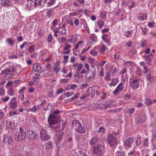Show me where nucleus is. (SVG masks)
Wrapping results in <instances>:
<instances>
[{
	"instance_id": "obj_1",
	"label": "nucleus",
	"mask_w": 156,
	"mask_h": 156,
	"mask_svg": "<svg viewBox=\"0 0 156 156\" xmlns=\"http://www.w3.org/2000/svg\"><path fill=\"white\" fill-rule=\"evenodd\" d=\"M73 128L77 132L80 133L85 132V128H83L81 123L77 120H74L72 122Z\"/></svg>"
},
{
	"instance_id": "obj_2",
	"label": "nucleus",
	"mask_w": 156,
	"mask_h": 156,
	"mask_svg": "<svg viewBox=\"0 0 156 156\" xmlns=\"http://www.w3.org/2000/svg\"><path fill=\"white\" fill-rule=\"evenodd\" d=\"M140 79L132 78H131L129 82V85L133 90H135L137 88L139 87V81L140 80Z\"/></svg>"
},
{
	"instance_id": "obj_3",
	"label": "nucleus",
	"mask_w": 156,
	"mask_h": 156,
	"mask_svg": "<svg viewBox=\"0 0 156 156\" xmlns=\"http://www.w3.org/2000/svg\"><path fill=\"white\" fill-rule=\"evenodd\" d=\"M26 137V134L25 132H16L15 133V139L17 141H22Z\"/></svg>"
},
{
	"instance_id": "obj_4",
	"label": "nucleus",
	"mask_w": 156,
	"mask_h": 156,
	"mask_svg": "<svg viewBox=\"0 0 156 156\" xmlns=\"http://www.w3.org/2000/svg\"><path fill=\"white\" fill-rule=\"evenodd\" d=\"M107 141L111 147L115 146L117 144V140L112 134H110L106 138Z\"/></svg>"
},
{
	"instance_id": "obj_5",
	"label": "nucleus",
	"mask_w": 156,
	"mask_h": 156,
	"mask_svg": "<svg viewBox=\"0 0 156 156\" xmlns=\"http://www.w3.org/2000/svg\"><path fill=\"white\" fill-rule=\"evenodd\" d=\"M40 136L42 140L44 141L48 140L50 138V136L48 135L46 130L43 129L41 131Z\"/></svg>"
},
{
	"instance_id": "obj_6",
	"label": "nucleus",
	"mask_w": 156,
	"mask_h": 156,
	"mask_svg": "<svg viewBox=\"0 0 156 156\" xmlns=\"http://www.w3.org/2000/svg\"><path fill=\"white\" fill-rule=\"evenodd\" d=\"M102 146L94 147L92 151L93 153L96 154L98 156H101L103 154Z\"/></svg>"
},
{
	"instance_id": "obj_7",
	"label": "nucleus",
	"mask_w": 156,
	"mask_h": 156,
	"mask_svg": "<svg viewBox=\"0 0 156 156\" xmlns=\"http://www.w3.org/2000/svg\"><path fill=\"white\" fill-rule=\"evenodd\" d=\"M58 121V118L53 115H50L48 119V122L50 125L55 124L57 123Z\"/></svg>"
},
{
	"instance_id": "obj_8",
	"label": "nucleus",
	"mask_w": 156,
	"mask_h": 156,
	"mask_svg": "<svg viewBox=\"0 0 156 156\" xmlns=\"http://www.w3.org/2000/svg\"><path fill=\"white\" fill-rule=\"evenodd\" d=\"M146 119V115L144 114H141L136 118L135 122L137 124H141Z\"/></svg>"
},
{
	"instance_id": "obj_9",
	"label": "nucleus",
	"mask_w": 156,
	"mask_h": 156,
	"mask_svg": "<svg viewBox=\"0 0 156 156\" xmlns=\"http://www.w3.org/2000/svg\"><path fill=\"white\" fill-rule=\"evenodd\" d=\"M15 71V69L13 67V66H10L7 69H4L2 71L1 74L2 75L4 74H8L9 73L14 72Z\"/></svg>"
},
{
	"instance_id": "obj_10",
	"label": "nucleus",
	"mask_w": 156,
	"mask_h": 156,
	"mask_svg": "<svg viewBox=\"0 0 156 156\" xmlns=\"http://www.w3.org/2000/svg\"><path fill=\"white\" fill-rule=\"evenodd\" d=\"M27 136L28 139L34 140L36 138L37 134L35 132L31 130H28L27 132Z\"/></svg>"
},
{
	"instance_id": "obj_11",
	"label": "nucleus",
	"mask_w": 156,
	"mask_h": 156,
	"mask_svg": "<svg viewBox=\"0 0 156 156\" xmlns=\"http://www.w3.org/2000/svg\"><path fill=\"white\" fill-rule=\"evenodd\" d=\"M33 69L36 72L39 73L41 70V67L40 65L38 63H35L33 65Z\"/></svg>"
},
{
	"instance_id": "obj_12",
	"label": "nucleus",
	"mask_w": 156,
	"mask_h": 156,
	"mask_svg": "<svg viewBox=\"0 0 156 156\" xmlns=\"http://www.w3.org/2000/svg\"><path fill=\"white\" fill-rule=\"evenodd\" d=\"M3 141L7 144H11L12 142L13 139L11 136H5L3 138Z\"/></svg>"
},
{
	"instance_id": "obj_13",
	"label": "nucleus",
	"mask_w": 156,
	"mask_h": 156,
	"mask_svg": "<svg viewBox=\"0 0 156 156\" xmlns=\"http://www.w3.org/2000/svg\"><path fill=\"white\" fill-rule=\"evenodd\" d=\"M123 89V84L122 83H120L117 87L116 89L113 92V94H115L119 91L122 90Z\"/></svg>"
},
{
	"instance_id": "obj_14",
	"label": "nucleus",
	"mask_w": 156,
	"mask_h": 156,
	"mask_svg": "<svg viewBox=\"0 0 156 156\" xmlns=\"http://www.w3.org/2000/svg\"><path fill=\"white\" fill-rule=\"evenodd\" d=\"M3 124L7 128H9L11 127L12 124L10 121H8L7 119H4L2 121Z\"/></svg>"
},
{
	"instance_id": "obj_15",
	"label": "nucleus",
	"mask_w": 156,
	"mask_h": 156,
	"mask_svg": "<svg viewBox=\"0 0 156 156\" xmlns=\"http://www.w3.org/2000/svg\"><path fill=\"white\" fill-rule=\"evenodd\" d=\"M87 92L88 94H89V96H91V98H93L95 94V91L93 87L89 88L87 90Z\"/></svg>"
},
{
	"instance_id": "obj_16",
	"label": "nucleus",
	"mask_w": 156,
	"mask_h": 156,
	"mask_svg": "<svg viewBox=\"0 0 156 156\" xmlns=\"http://www.w3.org/2000/svg\"><path fill=\"white\" fill-rule=\"evenodd\" d=\"M51 72L48 70H44L41 72L40 73V76L41 77L43 76H47L48 75L51 74Z\"/></svg>"
},
{
	"instance_id": "obj_17",
	"label": "nucleus",
	"mask_w": 156,
	"mask_h": 156,
	"mask_svg": "<svg viewBox=\"0 0 156 156\" xmlns=\"http://www.w3.org/2000/svg\"><path fill=\"white\" fill-rule=\"evenodd\" d=\"M133 141V139L131 138H129L126 140L124 143V144L125 146L127 147H130Z\"/></svg>"
},
{
	"instance_id": "obj_18",
	"label": "nucleus",
	"mask_w": 156,
	"mask_h": 156,
	"mask_svg": "<svg viewBox=\"0 0 156 156\" xmlns=\"http://www.w3.org/2000/svg\"><path fill=\"white\" fill-rule=\"evenodd\" d=\"M57 125L58 126L59 129L57 130V132H59L61 130L65 128V123L63 121H60L58 123Z\"/></svg>"
},
{
	"instance_id": "obj_19",
	"label": "nucleus",
	"mask_w": 156,
	"mask_h": 156,
	"mask_svg": "<svg viewBox=\"0 0 156 156\" xmlns=\"http://www.w3.org/2000/svg\"><path fill=\"white\" fill-rule=\"evenodd\" d=\"M53 146L52 143L50 141L45 143V149L46 150L49 149L53 147Z\"/></svg>"
},
{
	"instance_id": "obj_20",
	"label": "nucleus",
	"mask_w": 156,
	"mask_h": 156,
	"mask_svg": "<svg viewBox=\"0 0 156 156\" xmlns=\"http://www.w3.org/2000/svg\"><path fill=\"white\" fill-rule=\"evenodd\" d=\"M118 80L117 78L113 79L112 80V81L111 83L109 84V85L112 87V86H114L115 84L118 83Z\"/></svg>"
},
{
	"instance_id": "obj_21",
	"label": "nucleus",
	"mask_w": 156,
	"mask_h": 156,
	"mask_svg": "<svg viewBox=\"0 0 156 156\" xmlns=\"http://www.w3.org/2000/svg\"><path fill=\"white\" fill-rule=\"evenodd\" d=\"M98 140V139L96 137H93L90 141L91 144L94 145L97 143Z\"/></svg>"
},
{
	"instance_id": "obj_22",
	"label": "nucleus",
	"mask_w": 156,
	"mask_h": 156,
	"mask_svg": "<svg viewBox=\"0 0 156 156\" xmlns=\"http://www.w3.org/2000/svg\"><path fill=\"white\" fill-rule=\"evenodd\" d=\"M53 9H47V16L48 17V18H50V17L52 15L53 13Z\"/></svg>"
},
{
	"instance_id": "obj_23",
	"label": "nucleus",
	"mask_w": 156,
	"mask_h": 156,
	"mask_svg": "<svg viewBox=\"0 0 156 156\" xmlns=\"http://www.w3.org/2000/svg\"><path fill=\"white\" fill-rule=\"evenodd\" d=\"M147 15L145 14L141 13L140 14L139 19L141 20H144L147 18Z\"/></svg>"
},
{
	"instance_id": "obj_24",
	"label": "nucleus",
	"mask_w": 156,
	"mask_h": 156,
	"mask_svg": "<svg viewBox=\"0 0 156 156\" xmlns=\"http://www.w3.org/2000/svg\"><path fill=\"white\" fill-rule=\"evenodd\" d=\"M6 41L9 45L11 46L13 45V41L12 39L8 38L6 39Z\"/></svg>"
},
{
	"instance_id": "obj_25",
	"label": "nucleus",
	"mask_w": 156,
	"mask_h": 156,
	"mask_svg": "<svg viewBox=\"0 0 156 156\" xmlns=\"http://www.w3.org/2000/svg\"><path fill=\"white\" fill-rule=\"evenodd\" d=\"M145 103L148 106L151 105L152 104L153 102L150 99L147 98L145 99Z\"/></svg>"
},
{
	"instance_id": "obj_26",
	"label": "nucleus",
	"mask_w": 156,
	"mask_h": 156,
	"mask_svg": "<svg viewBox=\"0 0 156 156\" xmlns=\"http://www.w3.org/2000/svg\"><path fill=\"white\" fill-rule=\"evenodd\" d=\"M41 0H34V5L35 7L36 8L37 6L41 5Z\"/></svg>"
},
{
	"instance_id": "obj_27",
	"label": "nucleus",
	"mask_w": 156,
	"mask_h": 156,
	"mask_svg": "<svg viewBox=\"0 0 156 156\" xmlns=\"http://www.w3.org/2000/svg\"><path fill=\"white\" fill-rule=\"evenodd\" d=\"M106 46L104 45H102V46L99 47V49L100 50V52L102 53H104L105 52Z\"/></svg>"
},
{
	"instance_id": "obj_28",
	"label": "nucleus",
	"mask_w": 156,
	"mask_h": 156,
	"mask_svg": "<svg viewBox=\"0 0 156 156\" xmlns=\"http://www.w3.org/2000/svg\"><path fill=\"white\" fill-rule=\"evenodd\" d=\"M122 109V108H117L116 109H112L109 111L111 113H116L119 112Z\"/></svg>"
},
{
	"instance_id": "obj_29",
	"label": "nucleus",
	"mask_w": 156,
	"mask_h": 156,
	"mask_svg": "<svg viewBox=\"0 0 156 156\" xmlns=\"http://www.w3.org/2000/svg\"><path fill=\"white\" fill-rule=\"evenodd\" d=\"M132 32V30L128 31L127 32L125 33L124 35L126 37H130L132 36L131 33Z\"/></svg>"
},
{
	"instance_id": "obj_30",
	"label": "nucleus",
	"mask_w": 156,
	"mask_h": 156,
	"mask_svg": "<svg viewBox=\"0 0 156 156\" xmlns=\"http://www.w3.org/2000/svg\"><path fill=\"white\" fill-rule=\"evenodd\" d=\"M53 68L54 72L56 73H58L60 70V68L59 66L57 65L54 66Z\"/></svg>"
},
{
	"instance_id": "obj_31",
	"label": "nucleus",
	"mask_w": 156,
	"mask_h": 156,
	"mask_svg": "<svg viewBox=\"0 0 156 156\" xmlns=\"http://www.w3.org/2000/svg\"><path fill=\"white\" fill-rule=\"evenodd\" d=\"M37 110V109L36 106H34L32 108L27 110V111L28 112H35Z\"/></svg>"
},
{
	"instance_id": "obj_32",
	"label": "nucleus",
	"mask_w": 156,
	"mask_h": 156,
	"mask_svg": "<svg viewBox=\"0 0 156 156\" xmlns=\"http://www.w3.org/2000/svg\"><path fill=\"white\" fill-rule=\"evenodd\" d=\"M136 73L139 75V76H141L142 75V70H141V69H140V68L139 67H137L136 69Z\"/></svg>"
},
{
	"instance_id": "obj_33",
	"label": "nucleus",
	"mask_w": 156,
	"mask_h": 156,
	"mask_svg": "<svg viewBox=\"0 0 156 156\" xmlns=\"http://www.w3.org/2000/svg\"><path fill=\"white\" fill-rule=\"evenodd\" d=\"M136 145L137 146H139L141 144V138L140 137H138L136 139Z\"/></svg>"
},
{
	"instance_id": "obj_34",
	"label": "nucleus",
	"mask_w": 156,
	"mask_h": 156,
	"mask_svg": "<svg viewBox=\"0 0 156 156\" xmlns=\"http://www.w3.org/2000/svg\"><path fill=\"white\" fill-rule=\"evenodd\" d=\"M97 24L99 25V27L101 29L104 25V22L103 21H98Z\"/></svg>"
},
{
	"instance_id": "obj_35",
	"label": "nucleus",
	"mask_w": 156,
	"mask_h": 156,
	"mask_svg": "<svg viewBox=\"0 0 156 156\" xmlns=\"http://www.w3.org/2000/svg\"><path fill=\"white\" fill-rule=\"evenodd\" d=\"M14 94V89L12 88H10L8 91V94L11 96L13 95Z\"/></svg>"
},
{
	"instance_id": "obj_36",
	"label": "nucleus",
	"mask_w": 156,
	"mask_h": 156,
	"mask_svg": "<svg viewBox=\"0 0 156 156\" xmlns=\"http://www.w3.org/2000/svg\"><path fill=\"white\" fill-rule=\"evenodd\" d=\"M90 39L93 41H97V37L95 34H93L90 37Z\"/></svg>"
},
{
	"instance_id": "obj_37",
	"label": "nucleus",
	"mask_w": 156,
	"mask_h": 156,
	"mask_svg": "<svg viewBox=\"0 0 156 156\" xmlns=\"http://www.w3.org/2000/svg\"><path fill=\"white\" fill-rule=\"evenodd\" d=\"M135 109L134 108H131L129 109L127 112V113L129 115H131L135 111Z\"/></svg>"
},
{
	"instance_id": "obj_38",
	"label": "nucleus",
	"mask_w": 156,
	"mask_h": 156,
	"mask_svg": "<svg viewBox=\"0 0 156 156\" xmlns=\"http://www.w3.org/2000/svg\"><path fill=\"white\" fill-rule=\"evenodd\" d=\"M107 14L105 12L102 11L101 12L100 16L102 19H104L106 16Z\"/></svg>"
},
{
	"instance_id": "obj_39",
	"label": "nucleus",
	"mask_w": 156,
	"mask_h": 156,
	"mask_svg": "<svg viewBox=\"0 0 156 156\" xmlns=\"http://www.w3.org/2000/svg\"><path fill=\"white\" fill-rule=\"evenodd\" d=\"M54 0H45V3L48 5H51L53 3H55Z\"/></svg>"
},
{
	"instance_id": "obj_40",
	"label": "nucleus",
	"mask_w": 156,
	"mask_h": 156,
	"mask_svg": "<svg viewBox=\"0 0 156 156\" xmlns=\"http://www.w3.org/2000/svg\"><path fill=\"white\" fill-rule=\"evenodd\" d=\"M10 106L12 108H15L17 106V105L16 102H14L11 103Z\"/></svg>"
},
{
	"instance_id": "obj_41",
	"label": "nucleus",
	"mask_w": 156,
	"mask_h": 156,
	"mask_svg": "<svg viewBox=\"0 0 156 156\" xmlns=\"http://www.w3.org/2000/svg\"><path fill=\"white\" fill-rule=\"evenodd\" d=\"M64 135V133L63 132H62L60 134V135H58V137L57 141L59 142L61 141L62 139V137Z\"/></svg>"
},
{
	"instance_id": "obj_42",
	"label": "nucleus",
	"mask_w": 156,
	"mask_h": 156,
	"mask_svg": "<svg viewBox=\"0 0 156 156\" xmlns=\"http://www.w3.org/2000/svg\"><path fill=\"white\" fill-rule=\"evenodd\" d=\"M126 72V70L125 68L123 69V70H121L120 72V74L122 75V77H124L125 75V73Z\"/></svg>"
},
{
	"instance_id": "obj_43",
	"label": "nucleus",
	"mask_w": 156,
	"mask_h": 156,
	"mask_svg": "<svg viewBox=\"0 0 156 156\" xmlns=\"http://www.w3.org/2000/svg\"><path fill=\"white\" fill-rule=\"evenodd\" d=\"M90 54L91 55H92L93 56H95L97 55L98 52L96 51H93L92 50H91Z\"/></svg>"
},
{
	"instance_id": "obj_44",
	"label": "nucleus",
	"mask_w": 156,
	"mask_h": 156,
	"mask_svg": "<svg viewBox=\"0 0 156 156\" xmlns=\"http://www.w3.org/2000/svg\"><path fill=\"white\" fill-rule=\"evenodd\" d=\"M105 79L107 81L110 80V74L109 73H106V76L105 77Z\"/></svg>"
},
{
	"instance_id": "obj_45",
	"label": "nucleus",
	"mask_w": 156,
	"mask_h": 156,
	"mask_svg": "<svg viewBox=\"0 0 156 156\" xmlns=\"http://www.w3.org/2000/svg\"><path fill=\"white\" fill-rule=\"evenodd\" d=\"M5 91L3 88L0 87V96H2L4 94Z\"/></svg>"
},
{
	"instance_id": "obj_46",
	"label": "nucleus",
	"mask_w": 156,
	"mask_h": 156,
	"mask_svg": "<svg viewBox=\"0 0 156 156\" xmlns=\"http://www.w3.org/2000/svg\"><path fill=\"white\" fill-rule=\"evenodd\" d=\"M71 45H70L66 44V46L64 47L63 50H67L71 48Z\"/></svg>"
},
{
	"instance_id": "obj_47",
	"label": "nucleus",
	"mask_w": 156,
	"mask_h": 156,
	"mask_svg": "<svg viewBox=\"0 0 156 156\" xmlns=\"http://www.w3.org/2000/svg\"><path fill=\"white\" fill-rule=\"evenodd\" d=\"M116 156H124V154L118 151L116 153Z\"/></svg>"
},
{
	"instance_id": "obj_48",
	"label": "nucleus",
	"mask_w": 156,
	"mask_h": 156,
	"mask_svg": "<svg viewBox=\"0 0 156 156\" xmlns=\"http://www.w3.org/2000/svg\"><path fill=\"white\" fill-rule=\"evenodd\" d=\"M35 49V46L34 45H31L29 47L28 49L29 51L30 52H32Z\"/></svg>"
},
{
	"instance_id": "obj_49",
	"label": "nucleus",
	"mask_w": 156,
	"mask_h": 156,
	"mask_svg": "<svg viewBox=\"0 0 156 156\" xmlns=\"http://www.w3.org/2000/svg\"><path fill=\"white\" fill-rule=\"evenodd\" d=\"M58 20L56 19L54 20L52 22V25L55 27L58 24Z\"/></svg>"
},
{
	"instance_id": "obj_50",
	"label": "nucleus",
	"mask_w": 156,
	"mask_h": 156,
	"mask_svg": "<svg viewBox=\"0 0 156 156\" xmlns=\"http://www.w3.org/2000/svg\"><path fill=\"white\" fill-rule=\"evenodd\" d=\"M14 75L12 74L11 73H9L8 74H6V77L7 78H12L14 76Z\"/></svg>"
},
{
	"instance_id": "obj_51",
	"label": "nucleus",
	"mask_w": 156,
	"mask_h": 156,
	"mask_svg": "<svg viewBox=\"0 0 156 156\" xmlns=\"http://www.w3.org/2000/svg\"><path fill=\"white\" fill-rule=\"evenodd\" d=\"M105 130V128L103 126H101L98 130L99 133L102 132L103 133L104 132Z\"/></svg>"
},
{
	"instance_id": "obj_52",
	"label": "nucleus",
	"mask_w": 156,
	"mask_h": 156,
	"mask_svg": "<svg viewBox=\"0 0 156 156\" xmlns=\"http://www.w3.org/2000/svg\"><path fill=\"white\" fill-rule=\"evenodd\" d=\"M74 24L77 26H78L79 24V20L77 19H76L74 22Z\"/></svg>"
},
{
	"instance_id": "obj_53",
	"label": "nucleus",
	"mask_w": 156,
	"mask_h": 156,
	"mask_svg": "<svg viewBox=\"0 0 156 156\" xmlns=\"http://www.w3.org/2000/svg\"><path fill=\"white\" fill-rule=\"evenodd\" d=\"M141 30H142V32H143V35H145L146 34L147 32V29L146 28H145V27H144V28L141 27Z\"/></svg>"
},
{
	"instance_id": "obj_54",
	"label": "nucleus",
	"mask_w": 156,
	"mask_h": 156,
	"mask_svg": "<svg viewBox=\"0 0 156 156\" xmlns=\"http://www.w3.org/2000/svg\"><path fill=\"white\" fill-rule=\"evenodd\" d=\"M61 30L60 31V33L62 34H66V31L65 29L62 28V27H61Z\"/></svg>"
},
{
	"instance_id": "obj_55",
	"label": "nucleus",
	"mask_w": 156,
	"mask_h": 156,
	"mask_svg": "<svg viewBox=\"0 0 156 156\" xmlns=\"http://www.w3.org/2000/svg\"><path fill=\"white\" fill-rule=\"evenodd\" d=\"M73 94V93L72 92H68L65 94V96L67 97H68L71 96Z\"/></svg>"
},
{
	"instance_id": "obj_56",
	"label": "nucleus",
	"mask_w": 156,
	"mask_h": 156,
	"mask_svg": "<svg viewBox=\"0 0 156 156\" xmlns=\"http://www.w3.org/2000/svg\"><path fill=\"white\" fill-rule=\"evenodd\" d=\"M146 78L148 80H149L150 82L152 81V78L151 77V75L150 73L147 75Z\"/></svg>"
},
{
	"instance_id": "obj_57",
	"label": "nucleus",
	"mask_w": 156,
	"mask_h": 156,
	"mask_svg": "<svg viewBox=\"0 0 156 156\" xmlns=\"http://www.w3.org/2000/svg\"><path fill=\"white\" fill-rule=\"evenodd\" d=\"M10 99V98L7 96H6L5 98H2V101L4 102H6L8 101Z\"/></svg>"
},
{
	"instance_id": "obj_58",
	"label": "nucleus",
	"mask_w": 156,
	"mask_h": 156,
	"mask_svg": "<svg viewBox=\"0 0 156 156\" xmlns=\"http://www.w3.org/2000/svg\"><path fill=\"white\" fill-rule=\"evenodd\" d=\"M64 91V90L62 89H60L59 90H57L56 93L57 94H59L62 93Z\"/></svg>"
},
{
	"instance_id": "obj_59",
	"label": "nucleus",
	"mask_w": 156,
	"mask_h": 156,
	"mask_svg": "<svg viewBox=\"0 0 156 156\" xmlns=\"http://www.w3.org/2000/svg\"><path fill=\"white\" fill-rule=\"evenodd\" d=\"M51 105L50 104H49L47 107L44 108V110L45 111L48 110L51 108Z\"/></svg>"
},
{
	"instance_id": "obj_60",
	"label": "nucleus",
	"mask_w": 156,
	"mask_h": 156,
	"mask_svg": "<svg viewBox=\"0 0 156 156\" xmlns=\"http://www.w3.org/2000/svg\"><path fill=\"white\" fill-rule=\"evenodd\" d=\"M68 40L67 39L64 37H61V41L62 42H65L66 43L68 42Z\"/></svg>"
},
{
	"instance_id": "obj_61",
	"label": "nucleus",
	"mask_w": 156,
	"mask_h": 156,
	"mask_svg": "<svg viewBox=\"0 0 156 156\" xmlns=\"http://www.w3.org/2000/svg\"><path fill=\"white\" fill-rule=\"evenodd\" d=\"M83 68V65L82 64H79L77 68V70L79 71L81 70Z\"/></svg>"
},
{
	"instance_id": "obj_62",
	"label": "nucleus",
	"mask_w": 156,
	"mask_h": 156,
	"mask_svg": "<svg viewBox=\"0 0 156 156\" xmlns=\"http://www.w3.org/2000/svg\"><path fill=\"white\" fill-rule=\"evenodd\" d=\"M32 2H29L27 3V4L26 5V7L28 9H30L31 8V5L32 4Z\"/></svg>"
},
{
	"instance_id": "obj_63",
	"label": "nucleus",
	"mask_w": 156,
	"mask_h": 156,
	"mask_svg": "<svg viewBox=\"0 0 156 156\" xmlns=\"http://www.w3.org/2000/svg\"><path fill=\"white\" fill-rule=\"evenodd\" d=\"M52 36L51 34H50L48 38V41L49 42H50L52 41Z\"/></svg>"
},
{
	"instance_id": "obj_64",
	"label": "nucleus",
	"mask_w": 156,
	"mask_h": 156,
	"mask_svg": "<svg viewBox=\"0 0 156 156\" xmlns=\"http://www.w3.org/2000/svg\"><path fill=\"white\" fill-rule=\"evenodd\" d=\"M60 112V111L58 110L57 109L53 112V114L54 115H57Z\"/></svg>"
}]
</instances>
